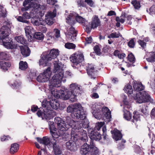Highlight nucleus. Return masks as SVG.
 <instances>
[{
    "instance_id": "obj_10",
    "label": "nucleus",
    "mask_w": 155,
    "mask_h": 155,
    "mask_svg": "<svg viewBox=\"0 0 155 155\" xmlns=\"http://www.w3.org/2000/svg\"><path fill=\"white\" fill-rule=\"evenodd\" d=\"M40 59L39 61V64L40 66L42 65L43 67L49 65V63L51 60L50 58H49L46 52H44L41 55Z\"/></svg>"
},
{
    "instance_id": "obj_48",
    "label": "nucleus",
    "mask_w": 155,
    "mask_h": 155,
    "mask_svg": "<svg viewBox=\"0 0 155 155\" xmlns=\"http://www.w3.org/2000/svg\"><path fill=\"white\" fill-rule=\"evenodd\" d=\"M45 22L42 18H39L34 22V24L36 25H43Z\"/></svg>"
},
{
    "instance_id": "obj_37",
    "label": "nucleus",
    "mask_w": 155,
    "mask_h": 155,
    "mask_svg": "<svg viewBox=\"0 0 155 155\" xmlns=\"http://www.w3.org/2000/svg\"><path fill=\"white\" fill-rule=\"evenodd\" d=\"M114 55L115 56H117L120 59H123L126 56V55L123 53H121L120 51L117 50L114 51Z\"/></svg>"
},
{
    "instance_id": "obj_15",
    "label": "nucleus",
    "mask_w": 155,
    "mask_h": 155,
    "mask_svg": "<svg viewBox=\"0 0 155 155\" xmlns=\"http://www.w3.org/2000/svg\"><path fill=\"white\" fill-rule=\"evenodd\" d=\"M66 36L68 38L73 41L75 39L76 36V31L74 28L71 26L68 30L66 32H65Z\"/></svg>"
},
{
    "instance_id": "obj_30",
    "label": "nucleus",
    "mask_w": 155,
    "mask_h": 155,
    "mask_svg": "<svg viewBox=\"0 0 155 155\" xmlns=\"http://www.w3.org/2000/svg\"><path fill=\"white\" fill-rule=\"evenodd\" d=\"M102 112L103 114L107 118L109 119L111 117L110 111L108 108L107 107L103 108L102 110Z\"/></svg>"
},
{
    "instance_id": "obj_25",
    "label": "nucleus",
    "mask_w": 155,
    "mask_h": 155,
    "mask_svg": "<svg viewBox=\"0 0 155 155\" xmlns=\"http://www.w3.org/2000/svg\"><path fill=\"white\" fill-rule=\"evenodd\" d=\"M80 107V104H75L73 105L69 106L67 108V111L68 113H71L72 114L77 108Z\"/></svg>"
},
{
    "instance_id": "obj_40",
    "label": "nucleus",
    "mask_w": 155,
    "mask_h": 155,
    "mask_svg": "<svg viewBox=\"0 0 155 155\" xmlns=\"http://www.w3.org/2000/svg\"><path fill=\"white\" fill-rule=\"evenodd\" d=\"M7 13L6 9L2 6H0V18L1 17H5L6 16Z\"/></svg>"
},
{
    "instance_id": "obj_64",
    "label": "nucleus",
    "mask_w": 155,
    "mask_h": 155,
    "mask_svg": "<svg viewBox=\"0 0 155 155\" xmlns=\"http://www.w3.org/2000/svg\"><path fill=\"white\" fill-rule=\"evenodd\" d=\"M47 2L48 4L51 5H54L57 2L56 0H47Z\"/></svg>"
},
{
    "instance_id": "obj_50",
    "label": "nucleus",
    "mask_w": 155,
    "mask_h": 155,
    "mask_svg": "<svg viewBox=\"0 0 155 155\" xmlns=\"http://www.w3.org/2000/svg\"><path fill=\"white\" fill-rule=\"evenodd\" d=\"M54 35L56 38L60 37V31L58 29L55 28L54 30Z\"/></svg>"
},
{
    "instance_id": "obj_19",
    "label": "nucleus",
    "mask_w": 155,
    "mask_h": 155,
    "mask_svg": "<svg viewBox=\"0 0 155 155\" xmlns=\"http://www.w3.org/2000/svg\"><path fill=\"white\" fill-rule=\"evenodd\" d=\"M55 61L53 62L54 65V68L53 72L57 73H61V72L64 74V71L61 68L59 64L58 61V59H56Z\"/></svg>"
},
{
    "instance_id": "obj_31",
    "label": "nucleus",
    "mask_w": 155,
    "mask_h": 155,
    "mask_svg": "<svg viewBox=\"0 0 155 155\" xmlns=\"http://www.w3.org/2000/svg\"><path fill=\"white\" fill-rule=\"evenodd\" d=\"M10 66V64L8 62L2 61L0 62V67L3 70H7V68Z\"/></svg>"
},
{
    "instance_id": "obj_56",
    "label": "nucleus",
    "mask_w": 155,
    "mask_h": 155,
    "mask_svg": "<svg viewBox=\"0 0 155 155\" xmlns=\"http://www.w3.org/2000/svg\"><path fill=\"white\" fill-rule=\"evenodd\" d=\"M93 114L94 116L97 119H100L102 117L101 112H100L98 113L96 112H94Z\"/></svg>"
},
{
    "instance_id": "obj_12",
    "label": "nucleus",
    "mask_w": 155,
    "mask_h": 155,
    "mask_svg": "<svg viewBox=\"0 0 155 155\" xmlns=\"http://www.w3.org/2000/svg\"><path fill=\"white\" fill-rule=\"evenodd\" d=\"M51 87L50 88L51 90V94L55 97L63 98L65 100H66L65 98L66 92L64 93L63 90L58 91L57 89Z\"/></svg>"
},
{
    "instance_id": "obj_13",
    "label": "nucleus",
    "mask_w": 155,
    "mask_h": 155,
    "mask_svg": "<svg viewBox=\"0 0 155 155\" xmlns=\"http://www.w3.org/2000/svg\"><path fill=\"white\" fill-rule=\"evenodd\" d=\"M10 29L8 26H3L0 29V38L1 39L5 38L9 35Z\"/></svg>"
},
{
    "instance_id": "obj_46",
    "label": "nucleus",
    "mask_w": 155,
    "mask_h": 155,
    "mask_svg": "<svg viewBox=\"0 0 155 155\" xmlns=\"http://www.w3.org/2000/svg\"><path fill=\"white\" fill-rule=\"evenodd\" d=\"M131 3L133 5L134 7L136 9L139 8L140 7L139 2L137 0L132 1Z\"/></svg>"
},
{
    "instance_id": "obj_35",
    "label": "nucleus",
    "mask_w": 155,
    "mask_h": 155,
    "mask_svg": "<svg viewBox=\"0 0 155 155\" xmlns=\"http://www.w3.org/2000/svg\"><path fill=\"white\" fill-rule=\"evenodd\" d=\"M15 39L18 43L21 44H26V40L22 35L15 37Z\"/></svg>"
},
{
    "instance_id": "obj_23",
    "label": "nucleus",
    "mask_w": 155,
    "mask_h": 155,
    "mask_svg": "<svg viewBox=\"0 0 155 155\" xmlns=\"http://www.w3.org/2000/svg\"><path fill=\"white\" fill-rule=\"evenodd\" d=\"M66 144L67 149L71 151H74L77 149L76 144L74 141H71L67 142Z\"/></svg>"
},
{
    "instance_id": "obj_28",
    "label": "nucleus",
    "mask_w": 155,
    "mask_h": 155,
    "mask_svg": "<svg viewBox=\"0 0 155 155\" xmlns=\"http://www.w3.org/2000/svg\"><path fill=\"white\" fill-rule=\"evenodd\" d=\"M86 70L87 74L90 75H92L96 71L94 66L92 64H88L87 66Z\"/></svg>"
},
{
    "instance_id": "obj_2",
    "label": "nucleus",
    "mask_w": 155,
    "mask_h": 155,
    "mask_svg": "<svg viewBox=\"0 0 155 155\" xmlns=\"http://www.w3.org/2000/svg\"><path fill=\"white\" fill-rule=\"evenodd\" d=\"M70 88L71 91L66 92L65 98L66 99L70 98L71 101L74 102L76 101V96L81 90L80 87L75 83L70 84Z\"/></svg>"
},
{
    "instance_id": "obj_9",
    "label": "nucleus",
    "mask_w": 155,
    "mask_h": 155,
    "mask_svg": "<svg viewBox=\"0 0 155 155\" xmlns=\"http://www.w3.org/2000/svg\"><path fill=\"white\" fill-rule=\"evenodd\" d=\"M48 104L51 107L55 110L57 109L59 106V104L56 100H51L49 101H47L44 100L42 103V106L44 108L48 107Z\"/></svg>"
},
{
    "instance_id": "obj_14",
    "label": "nucleus",
    "mask_w": 155,
    "mask_h": 155,
    "mask_svg": "<svg viewBox=\"0 0 155 155\" xmlns=\"http://www.w3.org/2000/svg\"><path fill=\"white\" fill-rule=\"evenodd\" d=\"M79 108H77L73 113V115L77 118H80L83 120L85 118L86 116L82 109V106L80 104V107Z\"/></svg>"
},
{
    "instance_id": "obj_3",
    "label": "nucleus",
    "mask_w": 155,
    "mask_h": 155,
    "mask_svg": "<svg viewBox=\"0 0 155 155\" xmlns=\"http://www.w3.org/2000/svg\"><path fill=\"white\" fill-rule=\"evenodd\" d=\"M75 18L78 22L82 24L83 25H85L88 23L84 18L73 12L71 13L66 18V21L69 24L73 25L75 23Z\"/></svg>"
},
{
    "instance_id": "obj_20",
    "label": "nucleus",
    "mask_w": 155,
    "mask_h": 155,
    "mask_svg": "<svg viewBox=\"0 0 155 155\" xmlns=\"http://www.w3.org/2000/svg\"><path fill=\"white\" fill-rule=\"evenodd\" d=\"M21 53L22 55L25 57H27L29 55L30 51L29 48L26 46H21L20 47Z\"/></svg>"
},
{
    "instance_id": "obj_41",
    "label": "nucleus",
    "mask_w": 155,
    "mask_h": 155,
    "mask_svg": "<svg viewBox=\"0 0 155 155\" xmlns=\"http://www.w3.org/2000/svg\"><path fill=\"white\" fill-rule=\"evenodd\" d=\"M124 117L127 120H130L131 118V115L130 112L124 109Z\"/></svg>"
},
{
    "instance_id": "obj_32",
    "label": "nucleus",
    "mask_w": 155,
    "mask_h": 155,
    "mask_svg": "<svg viewBox=\"0 0 155 155\" xmlns=\"http://www.w3.org/2000/svg\"><path fill=\"white\" fill-rule=\"evenodd\" d=\"M122 137V135L119 131H115L113 136V137L114 139L116 141H117L120 140Z\"/></svg>"
},
{
    "instance_id": "obj_21",
    "label": "nucleus",
    "mask_w": 155,
    "mask_h": 155,
    "mask_svg": "<svg viewBox=\"0 0 155 155\" xmlns=\"http://www.w3.org/2000/svg\"><path fill=\"white\" fill-rule=\"evenodd\" d=\"M25 32L26 33V36L29 38V37L30 38H31L32 36L33 35L34 33V30L32 27L30 26H27L25 28Z\"/></svg>"
},
{
    "instance_id": "obj_8",
    "label": "nucleus",
    "mask_w": 155,
    "mask_h": 155,
    "mask_svg": "<svg viewBox=\"0 0 155 155\" xmlns=\"http://www.w3.org/2000/svg\"><path fill=\"white\" fill-rule=\"evenodd\" d=\"M48 125L51 134L54 140L61 137V135H63L62 133L60 131L58 132V129L55 128L53 122H49Z\"/></svg>"
},
{
    "instance_id": "obj_39",
    "label": "nucleus",
    "mask_w": 155,
    "mask_h": 155,
    "mask_svg": "<svg viewBox=\"0 0 155 155\" xmlns=\"http://www.w3.org/2000/svg\"><path fill=\"white\" fill-rule=\"evenodd\" d=\"M28 67V64L26 62L21 61L19 63V68L22 70H24Z\"/></svg>"
},
{
    "instance_id": "obj_62",
    "label": "nucleus",
    "mask_w": 155,
    "mask_h": 155,
    "mask_svg": "<svg viewBox=\"0 0 155 155\" xmlns=\"http://www.w3.org/2000/svg\"><path fill=\"white\" fill-rule=\"evenodd\" d=\"M138 42L143 48H144L146 47V43L143 41L141 40H139Z\"/></svg>"
},
{
    "instance_id": "obj_55",
    "label": "nucleus",
    "mask_w": 155,
    "mask_h": 155,
    "mask_svg": "<svg viewBox=\"0 0 155 155\" xmlns=\"http://www.w3.org/2000/svg\"><path fill=\"white\" fill-rule=\"evenodd\" d=\"M53 18H46L45 21L46 23L49 25H51L53 24Z\"/></svg>"
},
{
    "instance_id": "obj_36",
    "label": "nucleus",
    "mask_w": 155,
    "mask_h": 155,
    "mask_svg": "<svg viewBox=\"0 0 155 155\" xmlns=\"http://www.w3.org/2000/svg\"><path fill=\"white\" fill-rule=\"evenodd\" d=\"M149 54L150 56L146 58L147 61L150 62H155V52H151Z\"/></svg>"
},
{
    "instance_id": "obj_1",
    "label": "nucleus",
    "mask_w": 155,
    "mask_h": 155,
    "mask_svg": "<svg viewBox=\"0 0 155 155\" xmlns=\"http://www.w3.org/2000/svg\"><path fill=\"white\" fill-rule=\"evenodd\" d=\"M54 121L57 124V129L58 132L60 131L63 134H64V132L68 130L70 126L74 128L75 129H77L76 125H79L78 122H76L73 120H70V123H68V122H66L63 121L61 118L59 117L55 118Z\"/></svg>"
},
{
    "instance_id": "obj_7",
    "label": "nucleus",
    "mask_w": 155,
    "mask_h": 155,
    "mask_svg": "<svg viewBox=\"0 0 155 155\" xmlns=\"http://www.w3.org/2000/svg\"><path fill=\"white\" fill-rule=\"evenodd\" d=\"M70 59L72 63L77 65L84 61V56L81 52H78L72 54Z\"/></svg>"
},
{
    "instance_id": "obj_11",
    "label": "nucleus",
    "mask_w": 155,
    "mask_h": 155,
    "mask_svg": "<svg viewBox=\"0 0 155 155\" xmlns=\"http://www.w3.org/2000/svg\"><path fill=\"white\" fill-rule=\"evenodd\" d=\"M76 127L77 129L75 130L76 132H78L77 135L80 137L81 140L84 142H86L88 139L86 131L81 129V128L80 129L79 128L81 127V126L79 124L76 125Z\"/></svg>"
},
{
    "instance_id": "obj_63",
    "label": "nucleus",
    "mask_w": 155,
    "mask_h": 155,
    "mask_svg": "<svg viewBox=\"0 0 155 155\" xmlns=\"http://www.w3.org/2000/svg\"><path fill=\"white\" fill-rule=\"evenodd\" d=\"M84 2L91 7H92L94 4V2L92 0H84Z\"/></svg>"
},
{
    "instance_id": "obj_52",
    "label": "nucleus",
    "mask_w": 155,
    "mask_h": 155,
    "mask_svg": "<svg viewBox=\"0 0 155 155\" xmlns=\"http://www.w3.org/2000/svg\"><path fill=\"white\" fill-rule=\"evenodd\" d=\"M125 19L124 16H121L120 17H117L116 18V20L117 22L123 23L125 21Z\"/></svg>"
},
{
    "instance_id": "obj_33",
    "label": "nucleus",
    "mask_w": 155,
    "mask_h": 155,
    "mask_svg": "<svg viewBox=\"0 0 155 155\" xmlns=\"http://www.w3.org/2000/svg\"><path fill=\"white\" fill-rule=\"evenodd\" d=\"M124 90L125 92L129 94H131L133 93V90L132 86L129 84L125 86Z\"/></svg>"
},
{
    "instance_id": "obj_5",
    "label": "nucleus",
    "mask_w": 155,
    "mask_h": 155,
    "mask_svg": "<svg viewBox=\"0 0 155 155\" xmlns=\"http://www.w3.org/2000/svg\"><path fill=\"white\" fill-rule=\"evenodd\" d=\"M134 99L137 102L139 103H141L148 101H150L152 99L150 95L145 91H142L138 92L136 94Z\"/></svg>"
},
{
    "instance_id": "obj_58",
    "label": "nucleus",
    "mask_w": 155,
    "mask_h": 155,
    "mask_svg": "<svg viewBox=\"0 0 155 155\" xmlns=\"http://www.w3.org/2000/svg\"><path fill=\"white\" fill-rule=\"evenodd\" d=\"M44 144L45 145H48L50 142L49 138L47 137H44Z\"/></svg>"
},
{
    "instance_id": "obj_26",
    "label": "nucleus",
    "mask_w": 155,
    "mask_h": 155,
    "mask_svg": "<svg viewBox=\"0 0 155 155\" xmlns=\"http://www.w3.org/2000/svg\"><path fill=\"white\" fill-rule=\"evenodd\" d=\"M90 137L91 140H99L101 138V135L98 132H94L91 133L90 135Z\"/></svg>"
},
{
    "instance_id": "obj_16",
    "label": "nucleus",
    "mask_w": 155,
    "mask_h": 155,
    "mask_svg": "<svg viewBox=\"0 0 155 155\" xmlns=\"http://www.w3.org/2000/svg\"><path fill=\"white\" fill-rule=\"evenodd\" d=\"M49 58L52 60L56 58L59 54V51L57 49H53L50 50L49 52H46Z\"/></svg>"
},
{
    "instance_id": "obj_53",
    "label": "nucleus",
    "mask_w": 155,
    "mask_h": 155,
    "mask_svg": "<svg viewBox=\"0 0 155 155\" xmlns=\"http://www.w3.org/2000/svg\"><path fill=\"white\" fill-rule=\"evenodd\" d=\"M8 84H10V85L13 88H15L17 87H18L20 85L19 83L15 81V82L13 83V84L11 83L10 81L8 82Z\"/></svg>"
},
{
    "instance_id": "obj_24",
    "label": "nucleus",
    "mask_w": 155,
    "mask_h": 155,
    "mask_svg": "<svg viewBox=\"0 0 155 155\" xmlns=\"http://www.w3.org/2000/svg\"><path fill=\"white\" fill-rule=\"evenodd\" d=\"M133 87L134 91L137 92L143 90L144 88L141 83L137 82L136 81H133Z\"/></svg>"
},
{
    "instance_id": "obj_6",
    "label": "nucleus",
    "mask_w": 155,
    "mask_h": 155,
    "mask_svg": "<svg viewBox=\"0 0 155 155\" xmlns=\"http://www.w3.org/2000/svg\"><path fill=\"white\" fill-rule=\"evenodd\" d=\"M51 75V68L48 67L45 70L43 73L41 74L37 78V81L39 82H45L48 81Z\"/></svg>"
},
{
    "instance_id": "obj_27",
    "label": "nucleus",
    "mask_w": 155,
    "mask_h": 155,
    "mask_svg": "<svg viewBox=\"0 0 155 155\" xmlns=\"http://www.w3.org/2000/svg\"><path fill=\"white\" fill-rule=\"evenodd\" d=\"M89 147L87 143H84L81 147L80 150L81 154L85 155L89 152Z\"/></svg>"
},
{
    "instance_id": "obj_47",
    "label": "nucleus",
    "mask_w": 155,
    "mask_h": 155,
    "mask_svg": "<svg viewBox=\"0 0 155 155\" xmlns=\"http://www.w3.org/2000/svg\"><path fill=\"white\" fill-rule=\"evenodd\" d=\"M149 13L152 16L155 15V4L149 9Z\"/></svg>"
},
{
    "instance_id": "obj_4",
    "label": "nucleus",
    "mask_w": 155,
    "mask_h": 155,
    "mask_svg": "<svg viewBox=\"0 0 155 155\" xmlns=\"http://www.w3.org/2000/svg\"><path fill=\"white\" fill-rule=\"evenodd\" d=\"M64 74L56 73L53 76L52 78L49 81V88L53 87H58L60 86L62 79L64 77Z\"/></svg>"
},
{
    "instance_id": "obj_43",
    "label": "nucleus",
    "mask_w": 155,
    "mask_h": 155,
    "mask_svg": "<svg viewBox=\"0 0 155 155\" xmlns=\"http://www.w3.org/2000/svg\"><path fill=\"white\" fill-rule=\"evenodd\" d=\"M27 15V13H24L23 15V17L19 16L18 17V18H17L18 20L20 22L28 23H29V22L28 21L26 20L24 18V17H25V16L26 15Z\"/></svg>"
},
{
    "instance_id": "obj_45",
    "label": "nucleus",
    "mask_w": 155,
    "mask_h": 155,
    "mask_svg": "<svg viewBox=\"0 0 155 155\" xmlns=\"http://www.w3.org/2000/svg\"><path fill=\"white\" fill-rule=\"evenodd\" d=\"M64 46L65 48L68 49H74L76 47L75 45L71 43H67L65 44Z\"/></svg>"
},
{
    "instance_id": "obj_34",
    "label": "nucleus",
    "mask_w": 155,
    "mask_h": 155,
    "mask_svg": "<svg viewBox=\"0 0 155 155\" xmlns=\"http://www.w3.org/2000/svg\"><path fill=\"white\" fill-rule=\"evenodd\" d=\"M56 15V11L55 9H54L52 12L51 11L48 12L45 15L46 18H53L55 17Z\"/></svg>"
},
{
    "instance_id": "obj_22",
    "label": "nucleus",
    "mask_w": 155,
    "mask_h": 155,
    "mask_svg": "<svg viewBox=\"0 0 155 155\" xmlns=\"http://www.w3.org/2000/svg\"><path fill=\"white\" fill-rule=\"evenodd\" d=\"M34 1H32L29 4V6L26 7H23L21 10L24 11L27 10L30 8H32L33 9H37L39 8L40 5L34 2Z\"/></svg>"
},
{
    "instance_id": "obj_49",
    "label": "nucleus",
    "mask_w": 155,
    "mask_h": 155,
    "mask_svg": "<svg viewBox=\"0 0 155 155\" xmlns=\"http://www.w3.org/2000/svg\"><path fill=\"white\" fill-rule=\"evenodd\" d=\"M128 45L130 48H134L135 45L134 38H132L128 43Z\"/></svg>"
},
{
    "instance_id": "obj_29",
    "label": "nucleus",
    "mask_w": 155,
    "mask_h": 155,
    "mask_svg": "<svg viewBox=\"0 0 155 155\" xmlns=\"http://www.w3.org/2000/svg\"><path fill=\"white\" fill-rule=\"evenodd\" d=\"M19 149V145L16 143L11 144L10 149V152L11 154H13L16 152Z\"/></svg>"
},
{
    "instance_id": "obj_51",
    "label": "nucleus",
    "mask_w": 155,
    "mask_h": 155,
    "mask_svg": "<svg viewBox=\"0 0 155 155\" xmlns=\"http://www.w3.org/2000/svg\"><path fill=\"white\" fill-rule=\"evenodd\" d=\"M128 60L130 61V62L133 63L134 62L135 58L132 54L130 53L129 54L128 56Z\"/></svg>"
},
{
    "instance_id": "obj_44",
    "label": "nucleus",
    "mask_w": 155,
    "mask_h": 155,
    "mask_svg": "<svg viewBox=\"0 0 155 155\" xmlns=\"http://www.w3.org/2000/svg\"><path fill=\"white\" fill-rule=\"evenodd\" d=\"M120 36H122L120 35L119 32H115L110 34L108 36V38H118Z\"/></svg>"
},
{
    "instance_id": "obj_42",
    "label": "nucleus",
    "mask_w": 155,
    "mask_h": 155,
    "mask_svg": "<svg viewBox=\"0 0 155 155\" xmlns=\"http://www.w3.org/2000/svg\"><path fill=\"white\" fill-rule=\"evenodd\" d=\"M53 148L54 150V153L56 155H59L61 153V150H60L59 146L57 147L55 144H53Z\"/></svg>"
},
{
    "instance_id": "obj_18",
    "label": "nucleus",
    "mask_w": 155,
    "mask_h": 155,
    "mask_svg": "<svg viewBox=\"0 0 155 155\" xmlns=\"http://www.w3.org/2000/svg\"><path fill=\"white\" fill-rule=\"evenodd\" d=\"M88 146L90 151L93 154L96 155L98 153L99 150L95 147L92 140H91L90 144Z\"/></svg>"
},
{
    "instance_id": "obj_17",
    "label": "nucleus",
    "mask_w": 155,
    "mask_h": 155,
    "mask_svg": "<svg viewBox=\"0 0 155 155\" xmlns=\"http://www.w3.org/2000/svg\"><path fill=\"white\" fill-rule=\"evenodd\" d=\"M101 22L98 17L94 16L92 18L91 22V28H95L101 25Z\"/></svg>"
},
{
    "instance_id": "obj_54",
    "label": "nucleus",
    "mask_w": 155,
    "mask_h": 155,
    "mask_svg": "<svg viewBox=\"0 0 155 155\" xmlns=\"http://www.w3.org/2000/svg\"><path fill=\"white\" fill-rule=\"evenodd\" d=\"M134 120H132L133 122L137 121L138 120H140V115L134 114L133 116Z\"/></svg>"
},
{
    "instance_id": "obj_60",
    "label": "nucleus",
    "mask_w": 155,
    "mask_h": 155,
    "mask_svg": "<svg viewBox=\"0 0 155 155\" xmlns=\"http://www.w3.org/2000/svg\"><path fill=\"white\" fill-rule=\"evenodd\" d=\"M4 45L7 48H9L12 49L13 48V45L11 43V42H6L3 43Z\"/></svg>"
},
{
    "instance_id": "obj_57",
    "label": "nucleus",
    "mask_w": 155,
    "mask_h": 155,
    "mask_svg": "<svg viewBox=\"0 0 155 155\" xmlns=\"http://www.w3.org/2000/svg\"><path fill=\"white\" fill-rule=\"evenodd\" d=\"M94 50L97 55H100L101 53V50L99 47L97 45H96L94 48Z\"/></svg>"
},
{
    "instance_id": "obj_59",
    "label": "nucleus",
    "mask_w": 155,
    "mask_h": 155,
    "mask_svg": "<svg viewBox=\"0 0 155 155\" xmlns=\"http://www.w3.org/2000/svg\"><path fill=\"white\" fill-rule=\"evenodd\" d=\"M11 139V138L8 136L3 135L1 137V140L2 141H6Z\"/></svg>"
},
{
    "instance_id": "obj_61",
    "label": "nucleus",
    "mask_w": 155,
    "mask_h": 155,
    "mask_svg": "<svg viewBox=\"0 0 155 155\" xmlns=\"http://www.w3.org/2000/svg\"><path fill=\"white\" fill-rule=\"evenodd\" d=\"M104 124V122H101L97 124L96 126V129L98 130H99L102 127Z\"/></svg>"
},
{
    "instance_id": "obj_38",
    "label": "nucleus",
    "mask_w": 155,
    "mask_h": 155,
    "mask_svg": "<svg viewBox=\"0 0 155 155\" xmlns=\"http://www.w3.org/2000/svg\"><path fill=\"white\" fill-rule=\"evenodd\" d=\"M34 36L35 39L40 40H43L44 38V35L41 32L35 33L34 34Z\"/></svg>"
}]
</instances>
